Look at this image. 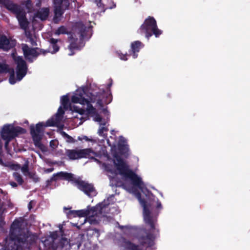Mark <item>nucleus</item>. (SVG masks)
Masks as SVG:
<instances>
[{
  "instance_id": "f257e3e1",
  "label": "nucleus",
  "mask_w": 250,
  "mask_h": 250,
  "mask_svg": "<svg viewBox=\"0 0 250 250\" xmlns=\"http://www.w3.org/2000/svg\"><path fill=\"white\" fill-rule=\"evenodd\" d=\"M10 242L5 245L3 250H22L29 249L34 244L37 237L29 231H25L20 226V222L15 220L10 228Z\"/></svg>"
},
{
  "instance_id": "f03ea898",
  "label": "nucleus",
  "mask_w": 250,
  "mask_h": 250,
  "mask_svg": "<svg viewBox=\"0 0 250 250\" xmlns=\"http://www.w3.org/2000/svg\"><path fill=\"white\" fill-rule=\"evenodd\" d=\"M116 161L114 162L119 174L122 175L125 180L129 179L132 184L140 189H142L144 184L142 179L139 177L134 171L129 169L128 166L124 161L123 159L119 156H115Z\"/></svg>"
},
{
  "instance_id": "7ed1b4c3",
  "label": "nucleus",
  "mask_w": 250,
  "mask_h": 250,
  "mask_svg": "<svg viewBox=\"0 0 250 250\" xmlns=\"http://www.w3.org/2000/svg\"><path fill=\"white\" fill-rule=\"evenodd\" d=\"M60 121L56 120V117H52L48 119L45 123L43 122H39L36 124L35 126L34 125H31L30 126V134L32 136L34 144L35 146L43 151L44 147L42 144L41 140L44 131V127L46 126H55Z\"/></svg>"
},
{
  "instance_id": "20e7f679",
  "label": "nucleus",
  "mask_w": 250,
  "mask_h": 250,
  "mask_svg": "<svg viewBox=\"0 0 250 250\" xmlns=\"http://www.w3.org/2000/svg\"><path fill=\"white\" fill-rule=\"evenodd\" d=\"M0 4L16 15V18L21 29L23 30L27 29L29 22L26 18V13L19 5L14 3L11 0H0Z\"/></svg>"
},
{
  "instance_id": "39448f33",
  "label": "nucleus",
  "mask_w": 250,
  "mask_h": 250,
  "mask_svg": "<svg viewBox=\"0 0 250 250\" xmlns=\"http://www.w3.org/2000/svg\"><path fill=\"white\" fill-rule=\"evenodd\" d=\"M137 33L143 35L148 40L153 35L158 37L162 33V31L157 27L156 21L153 17L148 16L137 30Z\"/></svg>"
},
{
  "instance_id": "423d86ee",
  "label": "nucleus",
  "mask_w": 250,
  "mask_h": 250,
  "mask_svg": "<svg viewBox=\"0 0 250 250\" xmlns=\"http://www.w3.org/2000/svg\"><path fill=\"white\" fill-rule=\"evenodd\" d=\"M26 130L20 126H14L12 125H5L0 131L1 138L5 141V146L19 134H24Z\"/></svg>"
},
{
  "instance_id": "0eeeda50",
  "label": "nucleus",
  "mask_w": 250,
  "mask_h": 250,
  "mask_svg": "<svg viewBox=\"0 0 250 250\" xmlns=\"http://www.w3.org/2000/svg\"><path fill=\"white\" fill-rule=\"evenodd\" d=\"M107 205L103 203L99 204L98 206L86 209H81L77 210L78 217H88V220L90 223L97 224L98 220L96 217L99 214L102 213L104 208H106Z\"/></svg>"
},
{
  "instance_id": "6e6552de",
  "label": "nucleus",
  "mask_w": 250,
  "mask_h": 250,
  "mask_svg": "<svg viewBox=\"0 0 250 250\" xmlns=\"http://www.w3.org/2000/svg\"><path fill=\"white\" fill-rule=\"evenodd\" d=\"M95 154L94 151L92 148H88L84 149H66L65 151L66 155L69 159L75 160L82 158H90L91 155Z\"/></svg>"
},
{
  "instance_id": "1a4fd4ad",
  "label": "nucleus",
  "mask_w": 250,
  "mask_h": 250,
  "mask_svg": "<svg viewBox=\"0 0 250 250\" xmlns=\"http://www.w3.org/2000/svg\"><path fill=\"white\" fill-rule=\"evenodd\" d=\"M54 13L53 21L58 23L63 14L64 11L69 8L70 2L69 0H53Z\"/></svg>"
},
{
  "instance_id": "9d476101",
  "label": "nucleus",
  "mask_w": 250,
  "mask_h": 250,
  "mask_svg": "<svg viewBox=\"0 0 250 250\" xmlns=\"http://www.w3.org/2000/svg\"><path fill=\"white\" fill-rule=\"evenodd\" d=\"M74 185L89 197L96 196L97 194L96 190L93 184L82 180L80 178L75 180Z\"/></svg>"
},
{
  "instance_id": "9b49d317",
  "label": "nucleus",
  "mask_w": 250,
  "mask_h": 250,
  "mask_svg": "<svg viewBox=\"0 0 250 250\" xmlns=\"http://www.w3.org/2000/svg\"><path fill=\"white\" fill-rule=\"evenodd\" d=\"M138 195L140 202L143 207V215L145 222L150 227V230H155L156 229L155 224L156 222V219H154L151 215V212L147 206L146 200L144 199L141 198L140 193H139Z\"/></svg>"
},
{
  "instance_id": "f8f14e48",
  "label": "nucleus",
  "mask_w": 250,
  "mask_h": 250,
  "mask_svg": "<svg viewBox=\"0 0 250 250\" xmlns=\"http://www.w3.org/2000/svg\"><path fill=\"white\" fill-rule=\"evenodd\" d=\"M22 50L25 58L30 62H32L33 61L30 56L37 58L40 54L45 55L46 53L50 52L38 47L30 48L27 44L22 45Z\"/></svg>"
},
{
  "instance_id": "ddd939ff",
  "label": "nucleus",
  "mask_w": 250,
  "mask_h": 250,
  "mask_svg": "<svg viewBox=\"0 0 250 250\" xmlns=\"http://www.w3.org/2000/svg\"><path fill=\"white\" fill-rule=\"evenodd\" d=\"M92 102H97V104L101 107H103L104 104H109L112 101L111 93H107L105 90H103L102 92H98L96 95H92L91 98Z\"/></svg>"
},
{
  "instance_id": "4468645a",
  "label": "nucleus",
  "mask_w": 250,
  "mask_h": 250,
  "mask_svg": "<svg viewBox=\"0 0 250 250\" xmlns=\"http://www.w3.org/2000/svg\"><path fill=\"white\" fill-rule=\"evenodd\" d=\"M14 60L17 64V80L20 81L26 75L28 69L27 65L26 62L21 56L17 57Z\"/></svg>"
},
{
  "instance_id": "2eb2a0df",
  "label": "nucleus",
  "mask_w": 250,
  "mask_h": 250,
  "mask_svg": "<svg viewBox=\"0 0 250 250\" xmlns=\"http://www.w3.org/2000/svg\"><path fill=\"white\" fill-rule=\"evenodd\" d=\"M145 234L141 235L138 240L140 244L147 248L151 247L154 244L156 236L148 232L146 229L144 230Z\"/></svg>"
},
{
  "instance_id": "dca6fc26",
  "label": "nucleus",
  "mask_w": 250,
  "mask_h": 250,
  "mask_svg": "<svg viewBox=\"0 0 250 250\" xmlns=\"http://www.w3.org/2000/svg\"><path fill=\"white\" fill-rule=\"evenodd\" d=\"M75 27L80 34L81 40H83L88 37L90 31V27H86L82 22H77L75 24Z\"/></svg>"
},
{
  "instance_id": "f3484780",
  "label": "nucleus",
  "mask_w": 250,
  "mask_h": 250,
  "mask_svg": "<svg viewBox=\"0 0 250 250\" xmlns=\"http://www.w3.org/2000/svg\"><path fill=\"white\" fill-rule=\"evenodd\" d=\"M84 94L85 91L84 89L77 91L75 95L72 96L71 102L73 103H79L82 104L88 103V100L83 96Z\"/></svg>"
},
{
  "instance_id": "a211bd4d",
  "label": "nucleus",
  "mask_w": 250,
  "mask_h": 250,
  "mask_svg": "<svg viewBox=\"0 0 250 250\" xmlns=\"http://www.w3.org/2000/svg\"><path fill=\"white\" fill-rule=\"evenodd\" d=\"M15 45V42L14 41H10L5 35H0V48L4 50L7 51Z\"/></svg>"
},
{
  "instance_id": "6ab92c4d",
  "label": "nucleus",
  "mask_w": 250,
  "mask_h": 250,
  "mask_svg": "<svg viewBox=\"0 0 250 250\" xmlns=\"http://www.w3.org/2000/svg\"><path fill=\"white\" fill-rule=\"evenodd\" d=\"M55 174L57 180L61 179L67 180L69 182H71L73 185H74L75 180L77 179L74 176V174L67 172L61 171L55 173Z\"/></svg>"
},
{
  "instance_id": "aec40b11",
  "label": "nucleus",
  "mask_w": 250,
  "mask_h": 250,
  "mask_svg": "<svg viewBox=\"0 0 250 250\" xmlns=\"http://www.w3.org/2000/svg\"><path fill=\"white\" fill-rule=\"evenodd\" d=\"M144 45L139 41L133 42L131 44V52L133 58L136 59L138 57V53Z\"/></svg>"
},
{
  "instance_id": "412c9836",
  "label": "nucleus",
  "mask_w": 250,
  "mask_h": 250,
  "mask_svg": "<svg viewBox=\"0 0 250 250\" xmlns=\"http://www.w3.org/2000/svg\"><path fill=\"white\" fill-rule=\"evenodd\" d=\"M68 39L70 42V43L68 46V48L70 51V53H69L68 55L69 56H72L75 54L74 51L75 49H79V47L77 43L78 39L74 38L73 36V35H71L68 37Z\"/></svg>"
},
{
  "instance_id": "4be33fe9",
  "label": "nucleus",
  "mask_w": 250,
  "mask_h": 250,
  "mask_svg": "<svg viewBox=\"0 0 250 250\" xmlns=\"http://www.w3.org/2000/svg\"><path fill=\"white\" fill-rule=\"evenodd\" d=\"M122 246L127 250H140L138 245L125 239L123 240Z\"/></svg>"
},
{
  "instance_id": "5701e85b",
  "label": "nucleus",
  "mask_w": 250,
  "mask_h": 250,
  "mask_svg": "<svg viewBox=\"0 0 250 250\" xmlns=\"http://www.w3.org/2000/svg\"><path fill=\"white\" fill-rule=\"evenodd\" d=\"M49 10L48 8H43L35 14V16L40 19L42 21L45 20L48 17Z\"/></svg>"
},
{
  "instance_id": "b1692460",
  "label": "nucleus",
  "mask_w": 250,
  "mask_h": 250,
  "mask_svg": "<svg viewBox=\"0 0 250 250\" xmlns=\"http://www.w3.org/2000/svg\"><path fill=\"white\" fill-rule=\"evenodd\" d=\"M110 182L113 186H115L116 187H122L126 189V184L123 180L117 177H112L110 179Z\"/></svg>"
},
{
  "instance_id": "393cba45",
  "label": "nucleus",
  "mask_w": 250,
  "mask_h": 250,
  "mask_svg": "<svg viewBox=\"0 0 250 250\" xmlns=\"http://www.w3.org/2000/svg\"><path fill=\"white\" fill-rule=\"evenodd\" d=\"M86 104H87V107L85 109V120L88 118V115H94L97 113L96 108H94L92 105L89 103V102L88 103Z\"/></svg>"
},
{
  "instance_id": "a878e982",
  "label": "nucleus",
  "mask_w": 250,
  "mask_h": 250,
  "mask_svg": "<svg viewBox=\"0 0 250 250\" xmlns=\"http://www.w3.org/2000/svg\"><path fill=\"white\" fill-rule=\"evenodd\" d=\"M58 41V40L57 39L54 38H51L50 40L51 46L53 49L52 51H51L52 54L56 53L59 50L60 47L57 44Z\"/></svg>"
},
{
  "instance_id": "bb28decb",
  "label": "nucleus",
  "mask_w": 250,
  "mask_h": 250,
  "mask_svg": "<svg viewBox=\"0 0 250 250\" xmlns=\"http://www.w3.org/2000/svg\"><path fill=\"white\" fill-rule=\"evenodd\" d=\"M55 34L57 35L61 34H68L69 33L67 30V28L64 26H61L55 31Z\"/></svg>"
},
{
  "instance_id": "cd10ccee",
  "label": "nucleus",
  "mask_w": 250,
  "mask_h": 250,
  "mask_svg": "<svg viewBox=\"0 0 250 250\" xmlns=\"http://www.w3.org/2000/svg\"><path fill=\"white\" fill-rule=\"evenodd\" d=\"M13 176L15 180L18 182L20 185H22L24 183L23 179H22L21 175L17 172H15L13 174Z\"/></svg>"
},
{
  "instance_id": "c85d7f7f",
  "label": "nucleus",
  "mask_w": 250,
  "mask_h": 250,
  "mask_svg": "<svg viewBox=\"0 0 250 250\" xmlns=\"http://www.w3.org/2000/svg\"><path fill=\"white\" fill-rule=\"evenodd\" d=\"M64 111L62 108V106H60L58 109L57 112L55 114L57 121H61L63 117Z\"/></svg>"
},
{
  "instance_id": "c756f323",
  "label": "nucleus",
  "mask_w": 250,
  "mask_h": 250,
  "mask_svg": "<svg viewBox=\"0 0 250 250\" xmlns=\"http://www.w3.org/2000/svg\"><path fill=\"white\" fill-rule=\"evenodd\" d=\"M69 99L67 95H64L62 97L61 102L63 108L67 109L69 104Z\"/></svg>"
},
{
  "instance_id": "7c9ffc66",
  "label": "nucleus",
  "mask_w": 250,
  "mask_h": 250,
  "mask_svg": "<svg viewBox=\"0 0 250 250\" xmlns=\"http://www.w3.org/2000/svg\"><path fill=\"white\" fill-rule=\"evenodd\" d=\"M21 170L22 173L25 175H27V174L29 172V163L28 161H26L23 166L21 167Z\"/></svg>"
},
{
  "instance_id": "2f4dec72",
  "label": "nucleus",
  "mask_w": 250,
  "mask_h": 250,
  "mask_svg": "<svg viewBox=\"0 0 250 250\" xmlns=\"http://www.w3.org/2000/svg\"><path fill=\"white\" fill-rule=\"evenodd\" d=\"M62 136L65 138H67V142L68 143H74L75 142V140L73 138H72L71 136L69 135L67 133H66L64 131L62 132Z\"/></svg>"
},
{
  "instance_id": "473e14b6",
  "label": "nucleus",
  "mask_w": 250,
  "mask_h": 250,
  "mask_svg": "<svg viewBox=\"0 0 250 250\" xmlns=\"http://www.w3.org/2000/svg\"><path fill=\"white\" fill-rule=\"evenodd\" d=\"M57 178L56 177V174H54L52 177L46 180V187H49L51 185L52 182L57 181Z\"/></svg>"
},
{
  "instance_id": "72a5a7b5",
  "label": "nucleus",
  "mask_w": 250,
  "mask_h": 250,
  "mask_svg": "<svg viewBox=\"0 0 250 250\" xmlns=\"http://www.w3.org/2000/svg\"><path fill=\"white\" fill-rule=\"evenodd\" d=\"M9 83L11 84H14L16 82V80L15 77L14 71L13 69L12 70L11 72L10 73V77L9 78Z\"/></svg>"
},
{
  "instance_id": "f704fd0d",
  "label": "nucleus",
  "mask_w": 250,
  "mask_h": 250,
  "mask_svg": "<svg viewBox=\"0 0 250 250\" xmlns=\"http://www.w3.org/2000/svg\"><path fill=\"white\" fill-rule=\"evenodd\" d=\"M8 71V65L6 64H2L0 62V74L7 72Z\"/></svg>"
},
{
  "instance_id": "c9c22d12",
  "label": "nucleus",
  "mask_w": 250,
  "mask_h": 250,
  "mask_svg": "<svg viewBox=\"0 0 250 250\" xmlns=\"http://www.w3.org/2000/svg\"><path fill=\"white\" fill-rule=\"evenodd\" d=\"M108 130V129L107 127H104V126L101 127L98 130L99 135L101 136H104V137L106 136V134L105 135V134H104V132H107Z\"/></svg>"
},
{
  "instance_id": "e433bc0d",
  "label": "nucleus",
  "mask_w": 250,
  "mask_h": 250,
  "mask_svg": "<svg viewBox=\"0 0 250 250\" xmlns=\"http://www.w3.org/2000/svg\"><path fill=\"white\" fill-rule=\"evenodd\" d=\"M24 4L25 5L26 8L29 11L32 9V7H33V5H32V3L31 0H26L24 1Z\"/></svg>"
},
{
  "instance_id": "4c0bfd02",
  "label": "nucleus",
  "mask_w": 250,
  "mask_h": 250,
  "mask_svg": "<svg viewBox=\"0 0 250 250\" xmlns=\"http://www.w3.org/2000/svg\"><path fill=\"white\" fill-rule=\"evenodd\" d=\"M116 6V3L113 1V0H108L106 8L113 9L115 8Z\"/></svg>"
},
{
  "instance_id": "58836bf2",
  "label": "nucleus",
  "mask_w": 250,
  "mask_h": 250,
  "mask_svg": "<svg viewBox=\"0 0 250 250\" xmlns=\"http://www.w3.org/2000/svg\"><path fill=\"white\" fill-rule=\"evenodd\" d=\"M77 210H70L68 213L67 215L69 216V217H78L77 215Z\"/></svg>"
},
{
  "instance_id": "ea45409f",
  "label": "nucleus",
  "mask_w": 250,
  "mask_h": 250,
  "mask_svg": "<svg viewBox=\"0 0 250 250\" xmlns=\"http://www.w3.org/2000/svg\"><path fill=\"white\" fill-rule=\"evenodd\" d=\"M75 108H76L75 110L77 112H78V113H79L80 114H81L82 115H85V114H86L85 109H83V108H77V107Z\"/></svg>"
},
{
  "instance_id": "a19ab883",
  "label": "nucleus",
  "mask_w": 250,
  "mask_h": 250,
  "mask_svg": "<svg viewBox=\"0 0 250 250\" xmlns=\"http://www.w3.org/2000/svg\"><path fill=\"white\" fill-rule=\"evenodd\" d=\"M95 116L94 118V120L96 122H101L102 120V117L97 113H96L95 115Z\"/></svg>"
},
{
  "instance_id": "79ce46f5",
  "label": "nucleus",
  "mask_w": 250,
  "mask_h": 250,
  "mask_svg": "<svg viewBox=\"0 0 250 250\" xmlns=\"http://www.w3.org/2000/svg\"><path fill=\"white\" fill-rule=\"evenodd\" d=\"M5 224L4 218L2 216H0V228H3Z\"/></svg>"
},
{
  "instance_id": "37998d69",
  "label": "nucleus",
  "mask_w": 250,
  "mask_h": 250,
  "mask_svg": "<svg viewBox=\"0 0 250 250\" xmlns=\"http://www.w3.org/2000/svg\"><path fill=\"white\" fill-rule=\"evenodd\" d=\"M119 57L120 59L122 60L126 61L127 60V54H123L122 53H121L119 54Z\"/></svg>"
},
{
  "instance_id": "c03bdc74",
  "label": "nucleus",
  "mask_w": 250,
  "mask_h": 250,
  "mask_svg": "<svg viewBox=\"0 0 250 250\" xmlns=\"http://www.w3.org/2000/svg\"><path fill=\"white\" fill-rule=\"evenodd\" d=\"M31 44L33 46H37V44L36 42L34 40L33 37L30 38V40H29Z\"/></svg>"
},
{
  "instance_id": "a18cd8bd",
  "label": "nucleus",
  "mask_w": 250,
  "mask_h": 250,
  "mask_svg": "<svg viewBox=\"0 0 250 250\" xmlns=\"http://www.w3.org/2000/svg\"><path fill=\"white\" fill-rule=\"evenodd\" d=\"M78 139L79 140H82L83 139H84L86 141H89L90 140L86 136H83V138H81L80 137H79Z\"/></svg>"
},
{
  "instance_id": "49530a36",
  "label": "nucleus",
  "mask_w": 250,
  "mask_h": 250,
  "mask_svg": "<svg viewBox=\"0 0 250 250\" xmlns=\"http://www.w3.org/2000/svg\"><path fill=\"white\" fill-rule=\"evenodd\" d=\"M9 184L13 187V188H16L18 186V185L15 182H10L9 183Z\"/></svg>"
},
{
  "instance_id": "de8ad7c7",
  "label": "nucleus",
  "mask_w": 250,
  "mask_h": 250,
  "mask_svg": "<svg viewBox=\"0 0 250 250\" xmlns=\"http://www.w3.org/2000/svg\"><path fill=\"white\" fill-rule=\"evenodd\" d=\"M162 208V206L161 202L159 201H158L157 202V208L161 209Z\"/></svg>"
},
{
  "instance_id": "09e8293b",
  "label": "nucleus",
  "mask_w": 250,
  "mask_h": 250,
  "mask_svg": "<svg viewBox=\"0 0 250 250\" xmlns=\"http://www.w3.org/2000/svg\"><path fill=\"white\" fill-rule=\"evenodd\" d=\"M27 175H28L30 178H33V177L36 176L35 174L31 173L30 172H29L27 174Z\"/></svg>"
},
{
  "instance_id": "8fccbe9b",
  "label": "nucleus",
  "mask_w": 250,
  "mask_h": 250,
  "mask_svg": "<svg viewBox=\"0 0 250 250\" xmlns=\"http://www.w3.org/2000/svg\"><path fill=\"white\" fill-rule=\"evenodd\" d=\"M35 182H38L40 181V178L37 177L36 175L35 176L33 177V178H32Z\"/></svg>"
},
{
  "instance_id": "3c124183",
  "label": "nucleus",
  "mask_w": 250,
  "mask_h": 250,
  "mask_svg": "<svg viewBox=\"0 0 250 250\" xmlns=\"http://www.w3.org/2000/svg\"><path fill=\"white\" fill-rule=\"evenodd\" d=\"M112 84V80H111V82L107 84V89H110Z\"/></svg>"
},
{
  "instance_id": "603ef678",
  "label": "nucleus",
  "mask_w": 250,
  "mask_h": 250,
  "mask_svg": "<svg viewBox=\"0 0 250 250\" xmlns=\"http://www.w3.org/2000/svg\"><path fill=\"white\" fill-rule=\"evenodd\" d=\"M94 1L97 3V5H99L101 3L102 0H94Z\"/></svg>"
},
{
  "instance_id": "864d4df0",
  "label": "nucleus",
  "mask_w": 250,
  "mask_h": 250,
  "mask_svg": "<svg viewBox=\"0 0 250 250\" xmlns=\"http://www.w3.org/2000/svg\"><path fill=\"white\" fill-rule=\"evenodd\" d=\"M28 207L29 208V209L30 210L32 208V202H30L28 204Z\"/></svg>"
},
{
  "instance_id": "5fc2aeb1",
  "label": "nucleus",
  "mask_w": 250,
  "mask_h": 250,
  "mask_svg": "<svg viewBox=\"0 0 250 250\" xmlns=\"http://www.w3.org/2000/svg\"><path fill=\"white\" fill-rule=\"evenodd\" d=\"M53 169H54L53 168H50L47 169L46 171L48 172H51L53 170Z\"/></svg>"
},
{
  "instance_id": "6e6d98bb",
  "label": "nucleus",
  "mask_w": 250,
  "mask_h": 250,
  "mask_svg": "<svg viewBox=\"0 0 250 250\" xmlns=\"http://www.w3.org/2000/svg\"><path fill=\"white\" fill-rule=\"evenodd\" d=\"M41 5V1L40 0L36 3V6L37 7H40Z\"/></svg>"
},
{
  "instance_id": "4d7b16f0",
  "label": "nucleus",
  "mask_w": 250,
  "mask_h": 250,
  "mask_svg": "<svg viewBox=\"0 0 250 250\" xmlns=\"http://www.w3.org/2000/svg\"><path fill=\"white\" fill-rule=\"evenodd\" d=\"M27 37L30 40V38L32 37V35L30 33H29L28 35H27Z\"/></svg>"
},
{
  "instance_id": "13d9d810",
  "label": "nucleus",
  "mask_w": 250,
  "mask_h": 250,
  "mask_svg": "<svg viewBox=\"0 0 250 250\" xmlns=\"http://www.w3.org/2000/svg\"><path fill=\"white\" fill-rule=\"evenodd\" d=\"M0 164H1V165L3 164V160L0 157Z\"/></svg>"
},
{
  "instance_id": "bf43d9fd",
  "label": "nucleus",
  "mask_w": 250,
  "mask_h": 250,
  "mask_svg": "<svg viewBox=\"0 0 250 250\" xmlns=\"http://www.w3.org/2000/svg\"><path fill=\"white\" fill-rule=\"evenodd\" d=\"M53 143V140H51V141H50V146H52V143Z\"/></svg>"
},
{
  "instance_id": "052dcab7",
  "label": "nucleus",
  "mask_w": 250,
  "mask_h": 250,
  "mask_svg": "<svg viewBox=\"0 0 250 250\" xmlns=\"http://www.w3.org/2000/svg\"><path fill=\"white\" fill-rule=\"evenodd\" d=\"M1 199H0V208H1Z\"/></svg>"
},
{
  "instance_id": "680f3d73",
  "label": "nucleus",
  "mask_w": 250,
  "mask_h": 250,
  "mask_svg": "<svg viewBox=\"0 0 250 250\" xmlns=\"http://www.w3.org/2000/svg\"><path fill=\"white\" fill-rule=\"evenodd\" d=\"M17 166L20 168L21 167H20V165L19 164L17 165Z\"/></svg>"
},
{
  "instance_id": "e2e57ef3",
  "label": "nucleus",
  "mask_w": 250,
  "mask_h": 250,
  "mask_svg": "<svg viewBox=\"0 0 250 250\" xmlns=\"http://www.w3.org/2000/svg\"><path fill=\"white\" fill-rule=\"evenodd\" d=\"M64 209H68V208H66V207H64Z\"/></svg>"
},
{
  "instance_id": "0e129e2a",
  "label": "nucleus",
  "mask_w": 250,
  "mask_h": 250,
  "mask_svg": "<svg viewBox=\"0 0 250 250\" xmlns=\"http://www.w3.org/2000/svg\"><path fill=\"white\" fill-rule=\"evenodd\" d=\"M102 125H105V123H104V124H102Z\"/></svg>"
}]
</instances>
